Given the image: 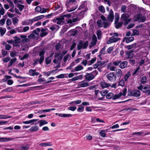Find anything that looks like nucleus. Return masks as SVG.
I'll return each instance as SVG.
<instances>
[{"mask_svg": "<svg viewBox=\"0 0 150 150\" xmlns=\"http://www.w3.org/2000/svg\"><path fill=\"white\" fill-rule=\"evenodd\" d=\"M76 4V0H70L66 4L68 11L71 12L75 10L77 7Z\"/></svg>", "mask_w": 150, "mask_h": 150, "instance_id": "1", "label": "nucleus"}, {"mask_svg": "<svg viewBox=\"0 0 150 150\" xmlns=\"http://www.w3.org/2000/svg\"><path fill=\"white\" fill-rule=\"evenodd\" d=\"M129 17V15L127 14L123 13L120 19L122 21L124 22V25H127L131 21V18Z\"/></svg>", "mask_w": 150, "mask_h": 150, "instance_id": "2", "label": "nucleus"}, {"mask_svg": "<svg viewBox=\"0 0 150 150\" xmlns=\"http://www.w3.org/2000/svg\"><path fill=\"white\" fill-rule=\"evenodd\" d=\"M97 24L98 27L101 28L103 27L104 28H106L108 27L110 24V23L108 22L107 21H104V22L102 21L101 20H98L97 21Z\"/></svg>", "mask_w": 150, "mask_h": 150, "instance_id": "3", "label": "nucleus"}, {"mask_svg": "<svg viewBox=\"0 0 150 150\" xmlns=\"http://www.w3.org/2000/svg\"><path fill=\"white\" fill-rule=\"evenodd\" d=\"M137 88L141 90L143 93H146L147 96L150 95V89L148 87L143 86L141 85L139 86H138Z\"/></svg>", "mask_w": 150, "mask_h": 150, "instance_id": "4", "label": "nucleus"}, {"mask_svg": "<svg viewBox=\"0 0 150 150\" xmlns=\"http://www.w3.org/2000/svg\"><path fill=\"white\" fill-rule=\"evenodd\" d=\"M108 79L110 82H113L116 80L115 74L114 72H111L106 75Z\"/></svg>", "mask_w": 150, "mask_h": 150, "instance_id": "5", "label": "nucleus"}, {"mask_svg": "<svg viewBox=\"0 0 150 150\" xmlns=\"http://www.w3.org/2000/svg\"><path fill=\"white\" fill-rule=\"evenodd\" d=\"M88 42L87 41L83 43L82 41H80L77 46L78 50H80L81 48L85 49L88 45Z\"/></svg>", "mask_w": 150, "mask_h": 150, "instance_id": "6", "label": "nucleus"}, {"mask_svg": "<svg viewBox=\"0 0 150 150\" xmlns=\"http://www.w3.org/2000/svg\"><path fill=\"white\" fill-rule=\"evenodd\" d=\"M145 16L141 14L136 15L134 17V20L135 21L144 22L145 21Z\"/></svg>", "mask_w": 150, "mask_h": 150, "instance_id": "7", "label": "nucleus"}, {"mask_svg": "<svg viewBox=\"0 0 150 150\" xmlns=\"http://www.w3.org/2000/svg\"><path fill=\"white\" fill-rule=\"evenodd\" d=\"M129 94L131 96L138 97L140 96V92L138 90H135L132 91Z\"/></svg>", "mask_w": 150, "mask_h": 150, "instance_id": "8", "label": "nucleus"}, {"mask_svg": "<svg viewBox=\"0 0 150 150\" xmlns=\"http://www.w3.org/2000/svg\"><path fill=\"white\" fill-rule=\"evenodd\" d=\"M14 40L13 42V46L16 47H20V43L21 40L20 38L17 36L15 37L14 38Z\"/></svg>", "mask_w": 150, "mask_h": 150, "instance_id": "9", "label": "nucleus"}, {"mask_svg": "<svg viewBox=\"0 0 150 150\" xmlns=\"http://www.w3.org/2000/svg\"><path fill=\"white\" fill-rule=\"evenodd\" d=\"M119 38L118 37H115V36H112L107 41V44H110L113 42H115L118 41Z\"/></svg>", "mask_w": 150, "mask_h": 150, "instance_id": "10", "label": "nucleus"}, {"mask_svg": "<svg viewBox=\"0 0 150 150\" xmlns=\"http://www.w3.org/2000/svg\"><path fill=\"white\" fill-rule=\"evenodd\" d=\"M114 18V15L113 12L112 10H110L109 11V14L107 17L108 22H112Z\"/></svg>", "mask_w": 150, "mask_h": 150, "instance_id": "11", "label": "nucleus"}, {"mask_svg": "<svg viewBox=\"0 0 150 150\" xmlns=\"http://www.w3.org/2000/svg\"><path fill=\"white\" fill-rule=\"evenodd\" d=\"M97 41V38L96 35H93L92 38V41L90 45V47L94 46L96 45Z\"/></svg>", "mask_w": 150, "mask_h": 150, "instance_id": "12", "label": "nucleus"}, {"mask_svg": "<svg viewBox=\"0 0 150 150\" xmlns=\"http://www.w3.org/2000/svg\"><path fill=\"white\" fill-rule=\"evenodd\" d=\"M78 85L81 87H85L90 85L89 83L85 81H82L79 82Z\"/></svg>", "mask_w": 150, "mask_h": 150, "instance_id": "13", "label": "nucleus"}, {"mask_svg": "<svg viewBox=\"0 0 150 150\" xmlns=\"http://www.w3.org/2000/svg\"><path fill=\"white\" fill-rule=\"evenodd\" d=\"M45 52L44 50H42L40 52L39 56L40 57L39 60V62L41 64L44 59V55Z\"/></svg>", "mask_w": 150, "mask_h": 150, "instance_id": "14", "label": "nucleus"}, {"mask_svg": "<svg viewBox=\"0 0 150 150\" xmlns=\"http://www.w3.org/2000/svg\"><path fill=\"white\" fill-rule=\"evenodd\" d=\"M29 72L30 75L33 76H38L39 74V73L36 72L35 69H30L29 70Z\"/></svg>", "mask_w": 150, "mask_h": 150, "instance_id": "15", "label": "nucleus"}, {"mask_svg": "<svg viewBox=\"0 0 150 150\" xmlns=\"http://www.w3.org/2000/svg\"><path fill=\"white\" fill-rule=\"evenodd\" d=\"M115 74L116 78L118 77L121 78L122 75V71L121 70L119 69H117L115 70Z\"/></svg>", "mask_w": 150, "mask_h": 150, "instance_id": "16", "label": "nucleus"}, {"mask_svg": "<svg viewBox=\"0 0 150 150\" xmlns=\"http://www.w3.org/2000/svg\"><path fill=\"white\" fill-rule=\"evenodd\" d=\"M33 22L32 21V19L29 20H26L23 21L22 22V25H29L30 24H31L33 23Z\"/></svg>", "mask_w": 150, "mask_h": 150, "instance_id": "17", "label": "nucleus"}, {"mask_svg": "<svg viewBox=\"0 0 150 150\" xmlns=\"http://www.w3.org/2000/svg\"><path fill=\"white\" fill-rule=\"evenodd\" d=\"M83 67L81 65H78L77 66L75 67L74 69L72 70V72H74L75 71H78L83 70Z\"/></svg>", "mask_w": 150, "mask_h": 150, "instance_id": "18", "label": "nucleus"}, {"mask_svg": "<svg viewBox=\"0 0 150 150\" xmlns=\"http://www.w3.org/2000/svg\"><path fill=\"white\" fill-rule=\"evenodd\" d=\"M94 78L93 75L91 73H88L86 76V79L88 81L93 79Z\"/></svg>", "mask_w": 150, "mask_h": 150, "instance_id": "19", "label": "nucleus"}, {"mask_svg": "<svg viewBox=\"0 0 150 150\" xmlns=\"http://www.w3.org/2000/svg\"><path fill=\"white\" fill-rule=\"evenodd\" d=\"M106 50L105 47H103L101 50L100 54L98 55V57L99 58V59L100 60L102 59V58L101 57V56L102 55H104L105 54V50Z\"/></svg>", "mask_w": 150, "mask_h": 150, "instance_id": "20", "label": "nucleus"}, {"mask_svg": "<svg viewBox=\"0 0 150 150\" xmlns=\"http://www.w3.org/2000/svg\"><path fill=\"white\" fill-rule=\"evenodd\" d=\"M100 85L103 88L108 87L111 86L110 84L106 82L102 81L100 83Z\"/></svg>", "mask_w": 150, "mask_h": 150, "instance_id": "21", "label": "nucleus"}, {"mask_svg": "<svg viewBox=\"0 0 150 150\" xmlns=\"http://www.w3.org/2000/svg\"><path fill=\"white\" fill-rule=\"evenodd\" d=\"M47 28L42 29L41 30V33L40 34L41 37H42L47 34Z\"/></svg>", "mask_w": 150, "mask_h": 150, "instance_id": "22", "label": "nucleus"}, {"mask_svg": "<svg viewBox=\"0 0 150 150\" xmlns=\"http://www.w3.org/2000/svg\"><path fill=\"white\" fill-rule=\"evenodd\" d=\"M107 69L110 71H114L116 69V67L113 66L111 63H110L108 64Z\"/></svg>", "mask_w": 150, "mask_h": 150, "instance_id": "23", "label": "nucleus"}, {"mask_svg": "<svg viewBox=\"0 0 150 150\" xmlns=\"http://www.w3.org/2000/svg\"><path fill=\"white\" fill-rule=\"evenodd\" d=\"M63 20V18H56L53 19V21L54 22H56L58 24H61L62 23V21Z\"/></svg>", "mask_w": 150, "mask_h": 150, "instance_id": "24", "label": "nucleus"}, {"mask_svg": "<svg viewBox=\"0 0 150 150\" xmlns=\"http://www.w3.org/2000/svg\"><path fill=\"white\" fill-rule=\"evenodd\" d=\"M44 16L43 15L39 16H36L33 19H32V21L33 23L34 22L42 18H44Z\"/></svg>", "mask_w": 150, "mask_h": 150, "instance_id": "25", "label": "nucleus"}, {"mask_svg": "<svg viewBox=\"0 0 150 150\" xmlns=\"http://www.w3.org/2000/svg\"><path fill=\"white\" fill-rule=\"evenodd\" d=\"M134 38L132 37L129 38H125L123 39V41H125L126 43H128L133 40Z\"/></svg>", "mask_w": 150, "mask_h": 150, "instance_id": "26", "label": "nucleus"}, {"mask_svg": "<svg viewBox=\"0 0 150 150\" xmlns=\"http://www.w3.org/2000/svg\"><path fill=\"white\" fill-rule=\"evenodd\" d=\"M120 67L121 69H124L125 67L127 64V62L126 61H124L120 63Z\"/></svg>", "mask_w": 150, "mask_h": 150, "instance_id": "27", "label": "nucleus"}, {"mask_svg": "<svg viewBox=\"0 0 150 150\" xmlns=\"http://www.w3.org/2000/svg\"><path fill=\"white\" fill-rule=\"evenodd\" d=\"M13 138L4 137H0V142H8L12 140Z\"/></svg>", "mask_w": 150, "mask_h": 150, "instance_id": "28", "label": "nucleus"}, {"mask_svg": "<svg viewBox=\"0 0 150 150\" xmlns=\"http://www.w3.org/2000/svg\"><path fill=\"white\" fill-rule=\"evenodd\" d=\"M38 120L37 119H33L28 121H23L22 123L25 124H29L31 123L35 122Z\"/></svg>", "mask_w": 150, "mask_h": 150, "instance_id": "29", "label": "nucleus"}, {"mask_svg": "<svg viewBox=\"0 0 150 150\" xmlns=\"http://www.w3.org/2000/svg\"><path fill=\"white\" fill-rule=\"evenodd\" d=\"M6 31V29L5 28L0 27V33L1 36H2L5 34Z\"/></svg>", "mask_w": 150, "mask_h": 150, "instance_id": "30", "label": "nucleus"}, {"mask_svg": "<svg viewBox=\"0 0 150 150\" xmlns=\"http://www.w3.org/2000/svg\"><path fill=\"white\" fill-rule=\"evenodd\" d=\"M12 21L13 25H16L18 22V20L16 17L12 18Z\"/></svg>", "mask_w": 150, "mask_h": 150, "instance_id": "31", "label": "nucleus"}, {"mask_svg": "<svg viewBox=\"0 0 150 150\" xmlns=\"http://www.w3.org/2000/svg\"><path fill=\"white\" fill-rule=\"evenodd\" d=\"M39 122L40 123L39 126L40 127H41L43 125H46L48 123V122L45 120H40Z\"/></svg>", "mask_w": 150, "mask_h": 150, "instance_id": "32", "label": "nucleus"}, {"mask_svg": "<svg viewBox=\"0 0 150 150\" xmlns=\"http://www.w3.org/2000/svg\"><path fill=\"white\" fill-rule=\"evenodd\" d=\"M107 131H108L107 129L102 130L100 132V134L101 137H105L106 136L105 132Z\"/></svg>", "mask_w": 150, "mask_h": 150, "instance_id": "33", "label": "nucleus"}, {"mask_svg": "<svg viewBox=\"0 0 150 150\" xmlns=\"http://www.w3.org/2000/svg\"><path fill=\"white\" fill-rule=\"evenodd\" d=\"M39 146H52V144L49 143L47 142L41 143L39 144Z\"/></svg>", "mask_w": 150, "mask_h": 150, "instance_id": "34", "label": "nucleus"}, {"mask_svg": "<svg viewBox=\"0 0 150 150\" xmlns=\"http://www.w3.org/2000/svg\"><path fill=\"white\" fill-rule=\"evenodd\" d=\"M131 76L130 72H128L126 74L124 77V79L125 81H127L128 79Z\"/></svg>", "mask_w": 150, "mask_h": 150, "instance_id": "35", "label": "nucleus"}, {"mask_svg": "<svg viewBox=\"0 0 150 150\" xmlns=\"http://www.w3.org/2000/svg\"><path fill=\"white\" fill-rule=\"evenodd\" d=\"M52 60V56L48 57L45 59V62L46 64H50Z\"/></svg>", "mask_w": 150, "mask_h": 150, "instance_id": "36", "label": "nucleus"}, {"mask_svg": "<svg viewBox=\"0 0 150 150\" xmlns=\"http://www.w3.org/2000/svg\"><path fill=\"white\" fill-rule=\"evenodd\" d=\"M84 110V107L82 106V104L79 105V107L77 109V111L79 112H82Z\"/></svg>", "mask_w": 150, "mask_h": 150, "instance_id": "37", "label": "nucleus"}, {"mask_svg": "<svg viewBox=\"0 0 150 150\" xmlns=\"http://www.w3.org/2000/svg\"><path fill=\"white\" fill-rule=\"evenodd\" d=\"M17 60L16 58H14L11 59L10 61L8 64V67L11 66L13 63L15 62Z\"/></svg>", "mask_w": 150, "mask_h": 150, "instance_id": "38", "label": "nucleus"}, {"mask_svg": "<svg viewBox=\"0 0 150 150\" xmlns=\"http://www.w3.org/2000/svg\"><path fill=\"white\" fill-rule=\"evenodd\" d=\"M113 94L112 93H109L106 95V97L107 99H110L112 98H113Z\"/></svg>", "mask_w": 150, "mask_h": 150, "instance_id": "39", "label": "nucleus"}, {"mask_svg": "<svg viewBox=\"0 0 150 150\" xmlns=\"http://www.w3.org/2000/svg\"><path fill=\"white\" fill-rule=\"evenodd\" d=\"M39 129V127L38 126L32 127L30 129V130L31 132L36 131Z\"/></svg>", "mask_w": 150, "mask_h": 150, "instance_id": "40", "label": "nucleus"}, {"mask_svg": "<svg viewBox=\"0 0 150 150\" xmlns=\"http://www.w3.org/2000/svg\"><path fill=\"white\" fill-rule=\"evenodd\" d=\"M122 93H120L119 94L113 95L112 99L114 100L116 99L120 98V97L122 95Z\"/></svg>", "mask_w": 150, "mask_h": 150, "instance_id": "41", "label": "nucleus"}, {"mask_svg": "<svg viewBox=\"0 0 150 150\" xmlns=\"http://www.w3.org/2000/svg\"><path fill=\"white\" fill-rule=\"evenodd\" d=\"M81 78H82V75H80L79 76H76L72 78L71 79V81H76L79 80Z\"/></svg>", "mask_w": 150, "mask_h": 150, "instance_id": "42", "label": "nucleus"}, {"mask_svg": "<svg viewBox=\"0 0 150 150\" xmlns=\"http://www.w3.org/2000/svg\"><path fill=\"white\" fill-rule=\"evenodd\" d=\"M119 14L117 13H115V23H117L118 22L119 19Z\"/></svg>", "mask_w": 150, "mask_h": 150, "instance_id": "43", "label": "nucleus"}, {"mask_svg": "<svg viewBox=\"0 0 150 150\" xmlns=\"http://www.w3.org/2000/svg\"><path fill=\"white\" fill-rule=\"evenodd\" d=\"M69 57H70V56L68 54H66L64 57L63 60H64V62H66L67 60H69Z\"/></svg>", "mask_w": 150, "mask_h": 150, "instance_id": "44", "label": "nucleus"}, {"mask_svg": "<svg viewBox=\"0 0 150 150\" xmlns=\"http://www.w3.org/2000/svg\"><path fill=\"white\" fill-rule=\"evenodd\" d=\"M17 7L19 9L20 11H21L24 7V6L20 4L17 5Z\"/></svg>", "mask_w": 150, "mask_h": 150, "instance_id": "45", "label": "nucleus"}, {"mask_svg": "<svg viewBox=\"0 0 150 150\" xmlns=\"http://www.w3.org/2000/svg\"><path fill=\"white\" fill-rule=\"evenodd\" d=\"M40 31V29L39 28H37L35 30L33 31V33L37 35H38L39 34V32Z\"/></svg>", "mask_w": 150, "mask_h": 150, "instance_id": "46", "label": "nucleus"}, {"mask_svg": "<svg viewBox=\"0 0 150 150\" xmlns=\"http://www.w3.org/2000/svg\"><path fill=\"white\" fill-rule=\"evenodd\" d=\"M115 26L116 28H119L122 25V22H120L118 23V22L117 23H115Z\"/></svg>", "mask_w": 150, "mask_h": 150, "instance_id": "47", "label": "nucleus"}, {"mask_svg": "<svg viewBox=\"0 0 150 150\" xmlns=\"http://www.w3.org/2000/svg\"><path fill=\"white\" fill-rule=\"evenodd\" d=\"M98 9L102 13H104L105 12V8L102 6H100L98 7Z\"/></svg>", "mask_w": 150, "mask_h": 150, "instance_id": "48", "label": "nucleus"}, {"mask_svg": "<svg viewBox=\"0 0 150 150\" xmlns=\"http://www.w3.org/2000/svg\"><path fill=\"white\" fill-rule=\"evenodd\" d=\"M96 58L92 59L91 60L88 62V64L89 65H90L94 63L96 61Z\"/></svg>", "mask_w": 150, "mask_h": 150, "instance_id": "49", "label": "nucleus"}, {"mask_svg": "<svg viewBox=\"0 0 150 150\" xmlns=\"http://www.w3.org/2000/svg\"><path fill=\"white\" fill-rule=\"evenodd\" d=\"M146 81V76H143L141 80V83L142 84L145 83Z\"/></svg>", "mask_w": 150, "mask_h": 150, "instance_id": "50", "label": "nucleus"}, {"mask_svg": "<svg viewBox=\"0 0 150 150\" xmlns=\"http://www.w3.org/2000/svg\"><path fill=\"white\" fill-rule=\"evenodd\" d=\"M114 48L113 47H110L108 48L107 50V52L108 54H110L112 51L113 50Z\"/></svg>", "mask_w": 150, "mask_h": 150, "instance_id": "51", "label": "nucleus"}, {"mask_svg": "<svg viewBox=\"0 0 150 150\" xmlns=\"http://www.w3.org/2000/svg\"><path fill=\"white\" fill-rule=\"evenodd\" d=\"M29 146L28 145L22 146L21 147V150H27L29 149Z\"/></svg>", "mask_w": 150, "mask_h": 150, "instance_id": "52", "label": "nucleus"}, {"mask_svg": "<svg viewBox=\"0 0 150 150\" xmlns=\"http://www.w3.org/2000/svg\"><path fill=\"white\" fill-rule=\"evenodd\" d=\"M97 35L98 39H100L101 35V32L100 30H98L97 32Z\"/></svg>", "mask_w": 150, "mask_h": 150, "instance_id": "53", "label": "nucleus"}, {"mask_svg": "<svg viewBox=\"0 0 150 150\" xmlns=\"http://www.w3.org/2000/svg\"><path fill=\"white\" fill-rule=\"evenodd\" d=\"M121 62V61L120 60H116L114 62L113 64L115 66H118Z\"/></svg>", "mask_w": 150, "mask_h": 150, "instance_id": "54", "label": "nucleus"}, {"mask_svg": "<svg viewBox=\"0 0 150 150\" xmlns=\"http://www.w3.org/2000/svg\"><path fill=\"white\" fill-rule=\"evenodd\" d=\"M29 29V27L28 26H26L23 27V32H26L28 31Z\"/></svg>", "mask_w": 150, "mask_h": 150, "instance_id": "55", "label": "nucleus"}, {"mask_svg": "<svg viewBox=\"0 0 150 150\" xmlns=\"http://www.w3.org/2000/svg\"><path fill=\"white\" fill-rule=\"evenodd\" d=\"M77 21H78V18H76L73 19L72 20H68V22L69 23H72V22H75Z\"/></svg>", "mask_w": 150, "mask_h": 150, "instance_id": "56", "label": "nucleus"}, {"mask_svg": "<svg viewBox=\"0 0 150 150\" xmlns=\"http://www.w3.org/2000/svg\"><path fill=\"white\" fill-rule=\"evenodd\" d=\"M10 116H8L6 115H0V119H7L11 118Z\"/></svg>", "mask_w": 150, "mask_h": 150, "instance_id": "57", "label": "nucleus"}, {"mask_svg": "<svg viewBox=\"0 0 150 150\" xmlns=\"http://www.w3.org/2000/svg\"><path fill=\"white\" fill-rule=\"evenodd\" d=\"M16 31L19 33H22L23 32V27H18L16 28Z\"/></svg>", "mask_w": 150, "mask_h": 150, "instance_id": "58", "label": "nucleus"}, {"mask_svg": "<svg viewBox=\"0 0 150 150\" xmlns=\"http://www.w3.org/2000/svg\"><path fill=\"white\" fill-rule=\"evenodd\" d=\"M52 72L51 71H48L47 72H43V74L44 76H48L51 74Z\"/></svg>", "mask_w": 150, "mask_h": 150, "instance_id": "59", "label": "nucleus"}, {"mask_svg": "<svg viewBox=\"0 0 150 150\" xmlns=\"http://www.w3.org/2000/svg\"><path fill=\"white\" fill-rule=\"evenodd\" d=\"M29 57V54H25L23 57H22L20 58V59L23 60L25 59L28 58Z\"/></svg>", "mask_w": 150, "mask_h": 150, "instance_id": "60", "label": "nucleus"}, {"mask_svg": "<svg viewBox=\"0 0 150 150\" xmlns=\"http://www.w3.org/2000/svg\"><path fill=\"white\" fill-rule=\"evenodd\" d=\"M1 54L3 55V57H5L7 54V51L4 50H2L1 51Z\"/></svg>", "mask_w": 150, "mask_h": 150, "instance_id": "61", "label": "nucleus"}, {"mask_svg": "<svg viewBox=\"0 0 150 150\" xmlns=\"http://www.w3.org/2000/svg\"><path fill=\"white\" fill-rule=\"evenodd\" d=\"M11 47V46L9 44H6L5 45V49L7 50H10Z\"/></svg>", "mask_w": 150, "mask_h": 150, "instance_id": "62", "label": "nucleus"}, {"mask_svg": "<svg viewBox=\"0 0 150 150\" xmlns=\"http://www.w3.org/2000/svg\"><path fill=\"white\" fill-rule=\"evenodd\" d=\"M35 11L37 12H40L41 13V12L42 9L40 6H38L35 8Z\"/></svg>", "mask_w": 150, "mask_h": 150, "instance_id": "63", "label": "nucleus"}, {"mask_svg": "<svg viewBox=\"0 0 150 150\" xmlns=\"http://www.w3.org/2000/svg\"><path fill=\"white\" fill-rule=\"evenodd\" d=\"M6 23L7 25L6 26L9 25L11 24L12 22L10 19L8 18L6 21Z\"/></svg>", "mask_w": 150, "mask_h": 150, "instance_id": "64", "label": "nucleus"}]
</instances>
